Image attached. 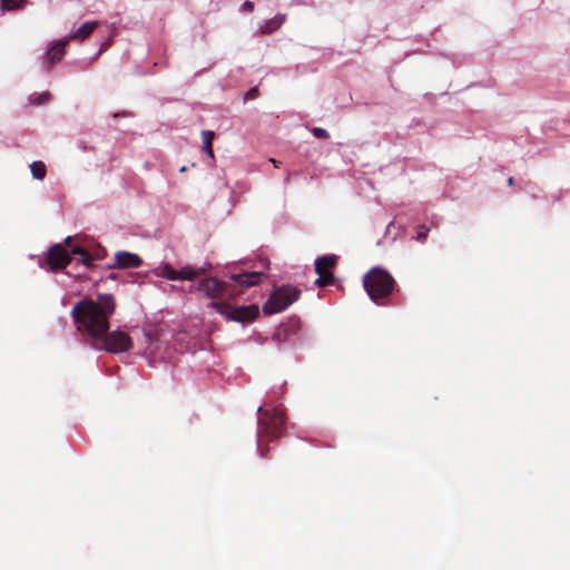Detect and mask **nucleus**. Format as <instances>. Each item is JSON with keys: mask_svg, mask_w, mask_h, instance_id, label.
I'll return each instance as SVG.
<instances>
[{"mask_svg": "<svg viewBox=\"0 0 570 570\" xmlns=\"http://www.w3.org/2000/svg\"><path fill=\"white\" fill-rule=\"evenodd\" d=\"M114 118H118V117H128V112L127 111H122V112H116L112 115Z\"/></svg>", "mask_w": 570, "mask_h": 570, "instance_id": "26", "label": "nucleus"}, {"mask_svg": "<svg viewBox=\"0 0 570 570\" xmlns=\"http://www.w3.org/2000/svg\"><path fill=\"white\" fill-rule=\"evenodd\" d=\"M312 134L320 139H327L330 137L328 132L324 128L314 127L311 129Z\"/></svg>", "mask_w": 570, "mask_h": 570, "instance_id": "20", "label": "nucleus"}, {"mask_svg": "<svg viewBox=\"0 0 570 570\" xmlns=\"http://www.w3.org/2000/svg\"><path fill=\"white\" fill-rule=\"evenodd\" d=\"M115 308L114 296L100 294L96 301L83 298L78 302L71 311V316L77 331L95 343L109 331V318Z\"/></svg>", "mask_w": 570, "mask_h": 570, "instance_id": "1", "label": "nucleus"}, {"mask_svg": "<svg viewBox=\"0 0 570 570\" xmlns=\"http://www.w3.org/2000/svg\"><path fill=\"white\" fill-rule=\"evenodd\" d=\"M336 263L337 257L335 255H325L316 259L315 272L318 277L315 281V285L324 287L334 284L335 277L331 269L335 267Z\"/></svg>", "mask_w": 570, "mask_h": 570, "instance_id": "8", "label": "nucleus"}, {"mask_svg": "<svg viewBox=\"0 0 570 570\" xmlns=\"http://www.w3.org/2000/svg\"><path fill=\"white\" fill-rule=\"evenodd\" d=\"M363 285L374 303L383 304V301L393 292L395 281L386 271L372 268L364 275Z\"/></svg>", "mask_w": 570, "mask_h": 570, "instance_id": "2", "label": "nucleus"}, {"mask_svg": "<svg viewBox=\"0 0 570 570\" xmlns=\"http://www.w3.org/2000/svg\"><path fill=\"white\" fill-rule=\"evenodd\" d=\"M242 10L243 11H247V12H252L254 10V3L249 0L245 1L243 4H242Z\"/></svg>", "mask_w": 570, "mask_h": 570, "instance_id": "25", "label": "nucleus"}, {"mask_svg": "<svg viewBox=\"0 0 570 570\" xmlns=\"http://www.w3.org/2000/svg\"><path fill=\"white\" fill-rule=\"evenodd\" d=\"M30 171L35 179L42 180L47 175V167L45 163L38 160L30 165Z\"/></svg>", "mask_w": 570, "mask_h": 570, "instance_id": "17", "label": "nucleus"}, {"mask_svg": "<svg viewBox=\"0 0 570 570\" xmlns=\"http://www.w3.org/2000/svg\"><path fill=\"white\" fill-rule=\"evenodd\" d=\"M197 289L210 298H218L225 294L234 297L238 292L229 289V284L217 278H204L198 283Z\"/></svg>", "mask_w": 570, "mask_h": 570, "instance_id": "9", "label": "nucleus"}, {"mask_svg": "<svg viewBox=\"0 0 570 570\" xmlns=\"http://www.w3.org/2000/svg\"><path fill=\"white\" fill-rule=\"evenodd\" d=\"M508 184H509L510 186H511V185H513V177H510V178L508 179Z\"/></svg>", "mask_w": 570, "mask_h": 570, "instance_id": "29", "label": "nucleus"}, {"mask_svg": "<svg viewBox=\"0 0 570 570\" xmlns=\"http://www.w3.org/2000/svg\"><path fill=\"white\" fill-rule=\"evenodd\" d=\"M258 95V88L257 87H254V88H250L246 95H245V98L246 99H255Z\"/></svg>", "mask_w": 570, "mask_h": 570, "instance_id": "24", "label": "nucleus"}, {"mask_svg": "<svg viewBox=\"0 0 570 570\" xmlns=\"http://www.w3.org/2000/svg\"><path fill=\"white\" fill-rule=\"evenodd\" d=\"M271 161L273 163V165H274L275 167H278L279 161H277L276 159H271Z\"/></svg>", "mask_w": 570, "mask_h": 570, "instance_id": "28", "label": "nucleus"}, {"mask_svg": "<svg viewBox=\"0 0 570 570\" xmlns=\"http://www.w3.org/2000/svg\"><path fill=\"white\" fill-rule=\"evenodd\" d=\"M67 45H68L67 39L52 41L49 43L46 59L43 62V66L46 69H48V70L51 69V67L55 63L59 62L63 58V56L66 53L65 48Z\"/></svg>", "mask_w": 570, "mask_h": 570, "instance_id": "11", "label": "nucleus"}, {"mask_svg": "<svg viewBox=\"0 0 570 570\" xmlns=\"http://www.w3.org/2000/svg\"><path fill=\"white\" fill-rule=\"evenodd\" d=\"M429 232H430V229L425 225H420L416 230V237H415L416 240L421 242V243L425 242V239L428 238Z\"/></svg>", "mask_w": 570, "mask_h": 570, "instance_id": "19", "label": "nucleus"}, {"mask_svg": "<svg viewBox=\"0 0 570 570\" xmlns=\"http://www.w3.org/2000/svg\"><path fill=\"white\" fill-rule=\"evenodd\" d=\"M286 21V14L278 13L272 19L265 21L259 26V30L263 35H271L274 31L278 30L283 23Z\"/></svg>", "mask_w": 570, "mask_h": 570, "instance_id": "14", "label": "nucleus"}, {"mask_svg": "<svg viewBox=\"0 0 570 570\" xmlns=\"http://www.w3.org/2000/svg\"><path fill=\"white\" fill-rule=\"evenodd\" d=\"M92 346L110 353H121L132 347V341L126 332L114 331L111 333L107 332L101 338L96 340Z\"/></svg>", "mask_w": 570, "mask_h": 570, "instance_id": "6", "label": "nucleus"}, {"mask_svg": "<svg viewBox=\"0 0 570 570\" xmlns=\"http://www.w3.org/2000/svg\"><path fill=\"white\" fill-rule=\"evenodd\" d=\"M26 0H1V9L4 11H12L21 9Z\"/></svg>", "mask_w": 570, "mask_h": 570, "instance_id": "18", "label": "nucleus"}, {"mask_svg": "<svg viewBox=\"0 0 570 570\" xmlns=\"http://www.w3.org/2000/svg\"><path fill=\"white\" fill-rule=\"evenodd\" d=\"M81 263L86 265L87 267H90L92 265L94 256L86 249L80 255Z\"/></svg>", "mask_w": 570, "mask_h": 570, "instance_id": "21", "label": "nucleus"}, {"mask_svg": "<svg viewBox=\"0 0 570 570\" xmlns=\"http://www.w3.org/2000/svg\"><path fill=\"white\" fill-rule=\"evenodd\" d=\"M265 277L266 275L262 272H247L240 274H232L229 276V281L243 288H247L258 285Z\"/></svg>", "mask_w": 570, "mask_h": 570, "instance_id": "13", "label": "nucleus"}, {"mask_svg": "<svg viewBox=\"0 0 570 570\" xmlns=\"http://www.w3.org/2000/svg\"><path fill=\"white\" fill-rule=\"evenodd\" d=\"M214 138H215L214 131H212V130H203L202 131L203 150L210 159H214V151H213Z\"/></svg>", "mask_w": 570, "mask_h": 570, "instance_id": "16", "label": "nucleus"}, {"mask_svg": "<svg viewBox=\"0 0 570 570\" xmlns=\"http://www.w3.org/2000/svg\"><path fill=\"white\" fill-rule=\"evenodd\" d=\"M212 306L228 320L240 323L253 322L259 315L258 306L254 304L248 306H233L225 302H213Z\"/></svg>", "mask_w": 570, "mask_h": 570, "instance_id": "5", "label": "nucleus"}, {"mask_svg": "<svg viewBox=\"0 0 570 570\" xmlns=\"http://www.w3.org/2000/svg\"><path fill=\"white\" fill-rule=\"evenodd\" d=\"M299 296L301 291L292 285L276 287L263 305V312L267 315L279 313L296 302Z\"/></svg>", "mask_w": 570, "mask_h": 570, "instance_id": "4", "label": "nucleus"}, {"mask_svg": "<svg viewBox=\"0 0 570 570\" xmlns=\"http://www.w3.org/2000/svg\"><path fill=\"white\" fill-rule=\"evenodd\" d=\"M49 100H50V94L49 92H42L41 95H39L32 101V104H35V105H43V104H47Z\"/></svg>", "mask_w": 570, "mask_h": 570, "instance_id": "22", "label": "nucleus"}, {"mask_svg": "<svg viewBox=\"0 0 570 570\" xmlns=\"http://www.w3.org/2000/svg\"><path fill=\"white\" fill-rule=\"evenodd\" d=\"M86 249L82 247V246H79V245H72L70 247V254H73V255H81Z\"/></svg>", "mask_w": 570, "mask_h": 570, "instance_id": "23", "label": "nucleus"}, {"mask_svg": "<svg viewBox=\"0 0 570 570\" xmlns=\"http://www.w3.org/2000/svg\"><path fill=\"white\" fill-rule=\"evenodd\" d=\"M206 273L205 267L185 266L176 271L170 264L165 263L155 269V274L170 281H193Z\"/></svg>", "mask_w": 570, "mask_h": 570, "instance_id": "7", "label": "nucleus"}, {"mask_svg": "<svg viewBox=\"0 0 570 570\" xmlns=\"http://www.w3.org/2000/svg\"><path fill=\"white\" fill-rule=\"evenodd\" d=\"M258 442L264 438L269 441L281 438L285 425L284 413L278 409L265 410L263 406L258 407Z\"/></svg>", "mask_w": 570, "mask_h": 570, "instance_id": "3", "label": "nucleus"}, {"mask_svg": "<svg viewBox=\"0 0 570 570\" xmlns=\"http://www.w3.org/2000/svg\"><path fill=\"white\" fill-rule=\"evenodd\" d=\"M71 263L69 250L63 244L52 245L47 253V264L51 271H60Z\"/></svg>", "mask_w": 570, "mask_h": 570, "instance_id": "10", "label": "nucleus"}, {"mask_svg": "<svg viewBox=\"0 0 570 570\" xmlns=\"http://www.w3.org/2000/svg\"><path fill=\"white\" fill-rule=\"evenodd\" d=\"M142 264V259L134 253L119 250L115 254V263L111 265L114 268H138Z\"/></svg>", "mask_w": 570, "mask_h": 570, "instance_id": "12", "label": "nucleus"}, {"mask_svg": "<svg viewBox=\"0 0 570 570\" xmlns=\"http://www.w3.org/2000/svg\"><path fill=\"white\" fill-rule=\"evenodd\" d=\"M261 454H262V456H266V453L264 452V450H261Z\"/></svg>", "mask_w": 570, "mask_h": 570, "instance_id": "30", "label": "nucleus"}, {"mask_svg": "<svg viewBox=\"0 0 570 570\" xmlns=\"http://www.w3.org/2000/svg\"><path fill=\"white\" fill-rule=\"evenodd\" d=\"M98 27V21H87L70 35V39L83 41Z\"/></svg>", "mask_w": 570, "mask_h": 570, "instance_id": "15", "label": "nucleus"}, {"mask_svg": "<svg viewBox=\"0 0 570 570\" xmlns=\"http://www.w3.org/2000/svg\"><path fill=\"white\" fill-rule=\"evenodd\" d=\"M65 245L68 246V247H71L72 246V237L71 236H68L66 239H65Z\"/></svg>", "mask_w": 570, "mask_h": 570, "instance_id": "27", "label": "nucleus"}]
</instances>
